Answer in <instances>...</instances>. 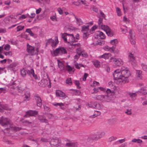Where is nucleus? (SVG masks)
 <instances>
[{
    "mask_svg": "<svg viewBox=\"0 0 147 147\" xmlns=\"http://www.w3.org/2000/svg\"><path fill=\"white\" fill-rule=\"evenodd\" d=\"M121 71L122 75V80L123 83H128L129 82L128 78L130 76L131 73L128 68L123 66L121 67Z\"/></svg>",
    "mask_w": 147,
    "mask_h": 147,
    "instance_id": "f257e3e1",
    "label": "nucleus"
},
{
    "mask_svg": "<svg viewBox=\"0 0 147 147\" xmlns=\"http://www.w3.org/2000/svg\"><path fill=\"white\" fill-rule=\"evenodd\" d=\"M20 74L23 77H25L27 74L31 78L32 76L35 79L38 78L37 76L34 74V70L33 69L28 70L26 68H23L20 70Z\"/></svg>",
    "mask_w": 147,
    "mask_h": 147,
    "instance_id": "f03ea898",
    "label": "nucleus"
},
{
    "mask_svg": "<svg viewBox=\"0 0 147 147\" xmlns=\"http://www.w3.org/2000/svg\"><path fill=\"white\" fill-rule=\"evenodd\" d=\"M113 75L114 79L116 81L115 83L117 84H123V80H122V75L121 70L119 71V69H116L113 72Z\"/></svg>",
    "mask_w": 147,
    "mask_h": 147,
    "instance_id": "7ed1b4c3",
    "label": "nucleus"
},
{
    "mask_svg": "<svg viewBox=\"0 0 147 147\" xmlns=\"http://www.w3.org/2000/svg\"><path fill=\"white\" fill-rule=\"evenodd\" d=\"M94 98L98 100L103 102H109L111 100V98L109 95H97Z\"/></svg>",
    "mask_w": 147,
    "mask_h": 147,
    "instance_id": "20e7f679",
    "label": "nucleus"
},
{
    "mask_svg": "<svg viewBox=\"0 0 147 147\" xmlns=\"http://www.w3.org/2000/svg\"><path fill=\"white\" fill-rule=\"evenodd\" d=\"M45 41L46 42L45 44L46 47H47L48 45L50 44L51 46L53 48L56 47L59 42L57 37L56 36L55 37V40L52 39V38H50L49 39L46 40Z\"/></svg>",
    "mask_w": 147,
    "mask_h": 147,
    "instance_id": "39448f33",
    "label": "nucleus"
},
{
    "mask_svg": "<svg viewBox=\"0 0 147 147\" xmlns=\"http://www.w3.org/2000/svg\"><path fill=\"white\" fill-rule=\"evenodd\" d=\"M38 50V48H36L35 50L34 47L28 44L27 45V51L31 55H38L39 51Z\"/></svg>",
    "mask_w": 147,
    "mask_h": 147,
    "instance_id": "423d86ee",
    "label": "nucleus"
},
{
    "mask_svg": "<svg viewBox=\"0 0 147 147\" xmlns=\"http://www.w3.org/2000/svg\"><path fill=\"white\" fill-rule=\"evenodd\" d=\"M105 133L104 132H97L94 134L90 138H88L87 139L90 142V140H97L99 139L105 135Z\"/></svg>",
    "mask_w": 147,
    "mask_h": 147,
    "instance_id": "0eeeda50",
    "label": "nucleus"
},
{
    "mask_svg": "<svg viewBox=\"0 0 147 147\" xmlns=\"http://www.w3.org/2000/svg\"><path fill=\"white\" fill-rule=\"evenodd\" d=\"M0 124L3 126H10L11 125V120L9 118L1 117L0 118Z\"/></svg>",
    "mask_w": 147,
    "mask_h": 147,
    "instance_id": "6e6552de",
    "label": "nucleus"
},
{
    "mask_svg": "<svg viewBox=\"0 0 147 147\" xmlns=\"http://www.w3.org/2000/svg\"><path fill=\"white\" fill-rule=\"evenodd\" d=\"M51 52L52 55L53 57L58 55V54L61 55L64 53V47H59L53 50V52L51 51Z\"/></svg>",
    "mask_w": 147,
    "mask_h": 147,
    "instance_id": "1a4fd4ad",
    "label": "nucleus"
},
{
    "mask_svg": "<svg viewBox=\"0 0 147 147\" xmlns=\"http://www.w3.org/2000/svg\"><path fill=\"white\" fill-rule=\"evenodd\" d=\"M74 41H76L75 37L73 34H68L65 33V42L70 43Z\"/></svg>",
    "mask_w": 147,
    "mask_h": 147,
    "instance_id": "9d476101",
    "label": "nucleus"
},
{
    "mask_svg": "<svg viewBox=\"0 0 147 147\" xmlns=\"http://www.w3.org/2000/svg\"><path fill=\"white\" fill-rule=\"evenodd\" d=\"M39 85L42 87H45L46 85L49 88L51 87V82L50 79H49V81L46 79H43L41 80L38 83Z\"/></svg>",
    "mask_w": 147,
    "mask_h": 147,
    "instance_id": "9b49d317",
    "label": "nucleus"
},
{
    "mask_svg": "<svg viewBox=\"0 0 147 147\" xmlns=\"http://www.w3.org/2000/svg\"><path fill=\"white\" fill-rule=\"evenodd\" d=\"M129 36L130 41L132 45H134L136 43V38L134 32L131 30H130L129 32Z\"/></svg>",
    "mask_w": 147,
    "mask_h": 147,
    "instance_id": "f8f14e48",
    "label": "nucleus"
},
{
    "mask_svg": "<svg viewBox=\"0 0 147 147\" xmlns=\"http://www.w3.org/2000/svg\"><path fill=\"white\" fill-rule=\"evenodd\" d=\"M102 18H99L98 20V25L100 28L106 32V31L108 30L110 28L108 26L103 25L102 23Z\"/></svg>",
    "mask_w": 147,
    "mask_h": 147,
    "instance_id": "ddd939ff",
    "label": "nucleus"
},
{
    "mask_svg": "<svg viewBox=\"0 0 147 147\" xmlns=\"http://www.w3.org/2000/svg\"><path fill=\"white\" fill-rule=\"evenodd\" d=\"M128 61L133 66H136V62L135 57L131 53H129L128 55Z\"/></svg>",
    "mask_w": 147,
    "mask_h": 147,
    "instance_id": "4468645a",
    "label": "nucleus"
},
{
    "mask_svg": "<svg viewBox=\"0 0 147 147\" xmlns=\"http://www.w3.org/2000/svg\"><path fill=\"white\" fill-rule=\"evenodd\" d=\"M61 143V141L60 140L57 138L52 139L50 142V144L51 146H56L57 147L59 146Z\"/></svg>",
    "mask_w": 147,
    "mask_h": 147,
    "instance_id": "2eb2a0df",
    "label": "nucleus"
},
{
    "mask_svg": "<svg viewBox=\"0 0 147 147\" xmlns=\"http://www.w3.org/2000/svg\"><path fill=\"white\" fill-rule=\"evenodd\" d=\"M111 59L117 66H121L123 64L122 61L120 59H116L112 57L111 58Z\"/></svg>",
    "mask_w": 147,
    "mask_h": 147,
    "instance_id": "dca6fc26",
    "label": "nucleus"
},
{
    "mask_svg": "<svg viewBox=\"0 0 147 147\" xmlns=\"http://www.w3.org/2000/svg\"><path fill=\"white\" fill-rule=\"evenodd\" d=\"M34 98L36 100L37 106L41 107L42 105V100L41 98L36 95H35Z\"/></svg>",
    "mask_w": 147,
    "mask_h": 147,
    "instance_id": "f3484780",
    "label": "nucleus"
},
{
    "mask_svg": "<svg viewBox=\"0 0 147 147\" xmlns=\"http://www.w3.org/2000/svg\"><path fill=\"white\" fill-rule=\"evenodd\" d=\"M26 114L24 116V117H27V115H28L29 116H34L35 115H36L38 114V112L37 111L29 110L26 111Z\"/></svg>",
    "mask_w": 147,
    "mask_h": 147,
    "instance_id": "a211bd4d",
    "label": "nucleus"
},
{
    "mask_svg": "<svg viewBox=\"0 0 147 147\" xmlns=\"http://www.w3.org/2000/svg\"><path fill=\"white\" fill-rule=\"evenodd\" d=\"M65 141L70 142V140L66 139ZM78 145V144L77 142H67L66 143L65 146L68 147H77Z\"/></svg>",
    "mask_w": 147,
    "mask_h": 147,
    "instance_id": "6ab92c4d",
    "label": "nucleus"
},
{
    "mask_svg": "<svg viewBox=\"0 0 147 147\" xmlns=\"http://www.w3.org/2000/svg\"><path fill=\"white\" fill-rule=\"evenodd\" d=\"M76 51V54L80 55H82V57H86L87 56L86 54L84 53L83 50H82L80 47L78 48Z\"/></svg>",
    "mask_w": 147,
    "mask_h": 147,
    "instance_id": "aec40b11",
    "label": "nucleus"
},
{
    "mask_svg": "<svg viewBox=\"0 0 147 147\" xmlns=\"http://www.w3.org/2000/svg\"><path fill=\"white\" fill-rule=\"evenodd\" d=\"M57 62L58 66L61 70H64V61H61L59 60H57Z\"/></svg>",
    "mask_w": 147,
    "mask_h": 147,
    "instance_id": "412c9836",
    "label": "nucleus"
},
{
    "mask_svg": "<svg viewBox=\"0 0 147 147\" xmlns=\"http://www.w3.org/2000/svg\"><path fill=\"white\" fill-rule=\"evenodd\" d=\"M74 14L71 12L69 13L67 12H65V18H66V20L69 21L72 15H74Z\"/></svg>",
    "mask_w": 147,
    "mask_h": 147,
    "instance_id": "4be33fe9",
    "label": "nucleus"
},
{
    "mask_svg": "<svg viewBox=\"0 0 147 147\" xmlns=\"http://www.w3.org/2000/svg\"><path fill=\"white\" fill-rule=\"evenodd\" d=\"M38 120L41 122L48 123L47 120L42 115H39L38 117Z\"/></svg>",
    "mask_w": 147,
    "mask_h": 147,
    "instance_id": "5701e85b",
    "label": "nucleus"
},
{
    "mask_svg": "<svg viewBox=\"0 0 147 147\" xmlns=\"http://www.w3.org/2000/svg\"><path fill=\"white\" fill-rule=\"evenodd\" d=\"M115 48V46L110 47L107 45L106 46L104 47V49L106 51H109L111 52H114Z\"/></svg>",
    "mask_w": 147,
    "mask_h": 147,
    "instance_id": "b1692460",
    "label": "nucleus"
},
{
    "mask_svg": "<svg viewBox=\"0 0 147 147\" xmlns=\"http://www.w3.org/2000/svg\"><path fill=\"white\" fill-rule=\"evenodd\" d=\"M56 95L57 96L63 97L64 96V93L63 92L59 90H56Z\"/></svg>",
    "mask_w": 147,
    "mask_h": 147,
    "instance_id": "393cba45",
    "label": "nucleus"
},
{
    "mask_svg": "<svg viewBox=\"0 0 147 147\" xmlns=\"http://www.w3.org/2000/svg\"><path fill=\"white\" fill-rule=\"evenodd\" d=\"M136 74L137 78L139 80L141 79L142 78V71L140 70H136Z\"/></svg>",
    "mask_w": 147,
    "mask_h": 147,
    "instance_id": "a878e982",
    "label": "nucleus"
},
{
    "mask_svg": "<svg viewBox=\"0 0 147 147\" xmlns=\"http://www.w3.org/2000/svg\"><path fill=\"white\" fill-rule=\"evenodd\" d=\"M128 94L132 100H134L136 99L137 96V94L136 93L128 92Z\"/></svg>",
    "mask_w": 147,
    "mask_h": 147,
    "instance_id": "bb28decb",
    "label": "nucleus"
},
{
    "mask_svg": "<svg viewBox=\"0 0 147 147\" xmlns=\"http://www.w3.org/2000/svg\"><path fill=\"white\" fill-rule=\"evenodd\" d=\"M97 35L99 36L101 39H104L105 38V34L103 32L100 31L97 32Z\"/></svg>",
    "mask_w": 147,
    "mask_h": 147,
    "instance_id": "cd10ccee",
    "label": "nucleus"
},
{
    "mask_svg": "<svg viewBox=\"0 0 147 147\" xmlns=\"http://www.w3.org/2000/svg\"><path fill=\"white\" fill-rule=\"evenodd\" d=\"M105 42L103 40H98L96 42L94 43L95 45H102L105 44Z\"/></svg>",
    "mask_w": 147,
    "mask_h": 147,
    "instance_id": "c85d7f7f",
    "label": "nucleus"
},
{
    "mask_svg": "<svg viewBox=\"0 0 147 147\" xmlns=\"http://www.w3.org/2000/svg\"><path fill=\"white\" fill-rule=\"evenodd\" d=\"M74 16L76 20V23L78 24L79 26L81 25L83 23V22L82 21V20L80 18H78L76 17L75 15H74Z\"/></svg>",
    "mask_w": 147,
    "mask_h": 147,
    "instance_id": "c756f323",
    "label": "nucleus"
},
{
    "mask_svg": "<svg viewBox=\"0 0 147 147\" xmlns=\"http://www.w3.org/2000/svg\"><path fill=\"white\" fill-rule=\"evenodd\" d=\"M89 26L87 25L86 26L84 25L82 26V28L81 29V32H88L89 30Z\"/></svg>",
    "mask_w": 147,
    "mask_h": 147,
    "instance_id": "7c9ffc66",
    "label": "nucleus"
},
{
    "mask_svg": "<svg viewBox=\"0 0 147 147\" xmlns=\"http://www.w3.org/2000/svg\"><path fill=\"white\" fill-rule=\"evenodd\" d=\"M106 33L107 35L109 36L112 37L114 34V32L110 29L106 31Z\"/></svg>",
    "mask_w": 147,
    "mask_h": 147,
    "instance_id": "2f4dec72",
    "label": "nucleus"
},
{
    "mask_svg": "<svg viewBox=\"0 0 147 147\" xmlns=\"http://www.w3.org/2000/svg\"><path fill=\"white\" fill-rule=\"evenodd\" d=\"M141 93L144 95L147 94V88L146 87H143L140 88Z\"/></svg>",
    "mask_w": 147,
    "mask_h": 147,
    "instance_id": "473e14b6",
    "label": "nucleus"
},
{
    "mask_svg": "<svg viewBox=\"0 0 147 147\" xmlns=\"http://www.w3.org/2000/svg\"><path fill=\"white\" fill-rule=\"evenodd\" d=\"M92 63L96 67H99L100 66V62L97 60H95L93 61Z\"/></svg>",
    "mask_w": 147,
    "mask_h": 147,
    "instance_id": "72a5a7b5",
    "label": "nucleus"
},
{
    "mask_svg": "<svg viewBox=\"0 0 147 147\" xmlns=\"http://www.w3.org/2000/svg\"><path fill=\"white\" fill-rule=\"evenodd\" d=\"M53 105L54 106H57L59 105V106L62 109H63L64 108V104L62 103H53Z\"/></svg>",
    "mask_w": 147,
    "mask_h": 147,
    "instance_id": "f704fd0d",
    "label": "nucleus"
},
{
    "mask_svg": "<svg viewBox=\"0 0 147 147\" xmlns=\"http://www.w3.org/2000/svg\"><path fill=\"white\" fill-rule=\"evenodd\" d=\"M111 55L110 53H105L101 56V57L105 59H108Z\"/></svg>",
    "mask_w": 147,
    "mask_h": 147,
    "instance_id": "c9c22d12",
    "label": "nucleus"
},
{
    "mask_svg": "<svg viewBox=\"0 0 147 147\" xmlns=\"http://www.w3.org/2000/svg\"><path fill=\"white\" fill-rule=\"evenodd\" d=\"M65 99L67 100V101H65V104H66V105H67L68 104H69L71 101V100L69 99V97L66 96L65 94Z\"/></svg>",
    "mask_w": 147,
    "mask_h": 147,
    "instance_id": "e433bc0d",
    "label": "nucleus"
},
{
    "mask_svg": "<svg viewBox=\"0 0 147 147\" xmlns=\"http://www.w3.org/2000/svg\"><path fill=\"white\" fill-rule=\"evenodd\" d=\"M22 122L23 123H25L26 125H28L32 123V122L29 121L28 120H24L22 119L21 120Z\"/></svg>",
    "mask_w": 147,
    "mask_h": 147,
    "instance_id": "4c0bfd02",
    "label": "nucleus"
},
{
    "mask_svg": "<svg viewBox=\"0 0 147 147\" xmlns=\"http://www.w3.org/2000/svg\"><path fill=\"white\" fill-rule=\"evenodd\" d=\"M101 113L98 111H95L94 114L92 116V118H94L100 115Z\"/></svg>",
    "mask_w": 147,
    "mask_h": 147,
    "instance_id": "58836bf2",
    "label": "nucleus"
},
{
    "mask_svg": "<svg viewBox=\"0 0 147 147\" xmlns=\"http://www.w3.org/2000/svg\"><path fill=\"white\" fill-rule=\"evenodd\" d=\"M110 43L114 45L117 44L118 43V41L117 39H114L113 40H111L110 42Z\"/></svg>",
    "mask_w": 147,
    "mask_h": 147,
    "instance_id": "ea45409f",
    "label": "nucleus"
},
{
    "mask_svg": "<svg viewBox=\"0 0 147 147\" xmlns=\"http://www.w3.org/2000/svg\"><path fill=\"white\" fill-rule=\"evenodd\" d=\"M83 37L84 38L87 39L89 36V34L88 33V32H83Z\"/></svg>",
    "mask_w": 147,
    "mask_h": 147,
    "instance_id": "a19ab883",
    "label": "nucleus"
},
{
    "mask_svg": "<svg viewBox=\"0 0 147 147\" xmlns=\"http://www.w3.org/2000/svg\"><path fill=\"white\" fill-rule=\"evenodd\" d=\"M11 129L15 131H20L22 129V128L21 127H11Z\"/></svg>",
    "mask_w": 147,
    "mask_h": 147,
    "instance_id": "79ce46f5",
    "label": "nucleus"
},
{
    "mask_svg": "<svg viewBox=\"0 0 147 147\" xmlns=\"http://www.w3.org/2000/svg\"><path fill=\"white\" fill-rule=\"evenodd\" d=\"M142 69L145 71H147V65L144 63H142L141 64Z\"/></svg>",
    "mask_w": 147,
    "mask_h": 147,
    "instance_id": "37998d69",
    "label": "nucleus"
},
{
    "mask_svg": "<svg viewBox=\"0 0 147 147\" xmlns=\"http://www.w3.org/2000/svg\"><path fill=\"white\" fill-rule=\"evenodd\" d=\"M116 11L117 14V15L120 16L121 15V11L119 7L116 8Z\"/></svg>",
    "mask_w": 147,
    "mask_h": 147,
    "instance_id": "c03bdc74",
    "label": "nucleus"
},
{
    "mask_svg": "<svg viewBox=\"0 0 147 147\" xmlns=\"http://www.w3.org/2000/svg\"><path fill=\"white\" fill-rule=\"evenodd\" d=\"M132 142H136L138 143H140L142 142V141L139 139H134L132 140Z\"/></svg>",
    "mask_w": 147,
    "mask_h": 147,
    "instance_id": "a18cd8bd",
    "label": "nucleus"
},
{
    "mask_svg": "<svg viewBox=\"0 0 147 147\" xmlns=\"http://www.w3.org/2000/svg\"><path fill=\"white\" fill-rule=\"evenodd\" d=\"M66 83L67 84L69 85H71L72 84V82L71 78L67 79L66 80Z\"/></svg>",
    "mask_w": 147,
    "mask_h": 147,
    "instance_id": "49530a36",
    "label": "nucleus"
},
{
    "mask_svg": "<svg viewBox=\"0 0 147 147\" xmlns=\"http://www.w3.org/2000/svg\"><path fill=\"white\" fill-rule=\"evenodd\" d=\"M26 32L28 33H29L30 35L31 36H34V34L32 32L30 29L29 28L27 29L26 30Z\"/></svg>",
    "mask_w": 147,
    "mask_h": 147,
    "instance_id": "de8ad7c7",
    "label": "nucleus"
},
{
    "mask_svg": "<svg viewBox=\"0 0 147 147\" xmlns=\"http://www.w3.org/2000/svg\"><path fill=\"white\" fill-rule=\"evenodd\" d=\"M74 84L77 86V88L78 89H80L81 87L80 86V83L79 81L77 80H75L74 81Z\"/></svg>",
    "mask_w": 147,
    "mask_h": 147,
    "instance_id": "09e8293b",
    "label": "nucleus"
},
{
    "mask_svg": "<svg viewBox=\"0 0 147 147\" xmlns=\"http://www.w3.org/2000/svg\"><path fill=\"white\" fill-rule=\"evenodd\" d=\"M24 28V26H18L17 27V31L18 32L20 30H22V29H23Z\"/></svg>",
    "mask_w": 147,
    "mask_h": 147,
    "instance_id": "8fccbe9b",
    "label": "nucleus"
},
{
    "mask_svg": "<svg viewBox=\"0 0 147 147\" xmlns=\"http://www.w3.org/2000/svg\"><path fill=\"white\" fill-rule=\"evenodd\" d=\"M71 45L72 46V47L73 48H74L76 47H78L79 48L80 47V44L79 43H78L76 44H74V43L73 42L72 43Z\"/></svg>",
    "mask_w": 147,
    "mask_h": 147,
    "instance_id": "3c124183",
    "label": "nucleus"
},
{
    "mask_svg": "<svg viewBox=\"0 0 147 147\" xmlns=\"http://www.w3.org/2000/svg\"><path fill=\"white\" fill-rule=\"evenodd\" d=\"M80 56V55L76 54L74 57V61H77Z\"/></svg>",
    "mask_w": 147,
    "mask_h": 147,
    "instance_id": "603ef678",
    "label": "nucleus"
},
{
    "mask_svg": "<svg viewBox=\"0 0 147 147\" xmlns=\"http://www.w3.org/2000/svg\"><path fill=\"white\" fill-rule=\"evenodd\" d=\"M94 105L95 108V109H99L101 108V107L100 106V104L98 103H95L94 104Z\"/></svg>",
    "mask_w": 147,
    "mask_h": 147,
    "instance_id": "864d4df0",
    "label": "nucleus"
},
{
    "mask_svg": "<svg viewBox=\"0 0 147 147\" xmlns=\"http://www.w3.org/2000/svg\"><path fill=\"white\" fill-rule=\"evenodd\" d=\"M10 47L9 45L6 44L5 45V46L4 48V49L5 50L8 51L9 50Z\"/></svg>",
    "mask_w": 147,
    "mask_h": 147,
    "instance_id": "5fc2aeb1",
    "label": "nucleus"
},
{
    "mask_svg": "<svg viewBox=\"0 0 147 147\" xmlns=\"http://www.w3.org/2000/svg\"><path fill=\"white\" fill-rule=\"evenodd\" d=\"M74 90L75 91L74 94L75 95L79 96L81 92H80V90Z\"/></svg>",
    "mask_w": 147,
    "mask_h": 147,
    "instance_id": "6e6d98bb",
    "label": "nucleus"
},
{
    "mask_svg": "<svg viewBox=\"0 0 147 147\" xmlns=\"http://www.w3.org/2000/svg\"><path fill=\"white\" fill-rule=\"evenodd\" d=\"M30 96V95L29 92H26L25 93V98L26 99L28 98Z\"/></svg>",
    "mask_w": 147,
    "mask_h": 147,
    "instance_id": "4d7b16f0",
    "label": "nucleus"
},
{
    "mask_svg": "<svg viewBox=\"0 0 147 147\" xmlns=\"http://www.w3.org/2000/svg\"><path fill=\"white\" fill-rule=\"evenodd\" d=\"M66 69L68 71L70 72L72 70V68L70 66L67 65L66 66Z\"/></svg>",
    "mask_w": 147,
    "mask_h": 147,
    "instance_id": "13d9d810",
    "label": "nucleus"
},
{
    "mask_svg": "<svg viewBox=\"0 0 147 147\" xmlns=\"http://www.w3.org/2000/svg\"><path fill=\"white\" fill-rule=\"evenodd\" d=\"M117 138V137H116L112 136L109 138V142H111L113 140H116Z\"/></svg>",
    "mask_w": 147,
    "mask_h": 147,
    "instance_id": "bf43d9fd",
    "label": "nucleus"
},
{
    "mask_svg": "<svg viewBox=\"0 0 147 147\" xmlns=\"http://www.w3.org/2000/svg\"><path fill=\"white\" fill-rule=\"evenodd\" d=\"M6 32V29L0 28V33H5Z\"/></svg>",
    "mask_w": 147,
    "mask_h": 147,
    "instance_id": "052dcab7",
    "label": "nucleus"
},
{
    "mask_svg": "<svg viewBox=\"0 0 147 147\" xmlns=\"http://www.w3.org/2000/svg\"><path fill=\"white\" fill-rule=\"evenodd\" d=\"M41 141L43 142H49V140L45 138H43L41 139Z\"/></svg>",
    "mask_w": 147,
    "mask_h": 147,
    "instance_id": "680f3d73",
    "label": "nucleus"
},
{
    "mask_svg": "<svg viewBox=\"0 0 147 147\" xmlns=\"http://www.w3.org/2000/svg\"><path fill=\"white\" fill-rule=\"evenodd\" d=\"M4 54L6 55H9V56H11L12 55V53L11 52L9 51V52H4Z\"/></svg>",
    "mask_w": 147,
    "mask_h": 147,
    "instance_id": "e2e57ef3",
    "label": "nucleus"
},
{
    "mask_svg": "<svg viewBox=\"0 0 147 147\" xmlns=\"http://www.w3.org/2000/svg\"><path fill=\"white\" fill-rule=\"evenodd\" d=\"M57 10L60 14H62L63 13V10L60 8H58Z\"/></svg>",
    "mask_w": 147,
    "mask_h": 147,
    "instance_id": "0e129e2a",
    "label": "nucleus"
},
{
    "mask_svg": "<svg viewBox=\"0 0 147 147\" xmlns=\"http://www.w3.org/2000/svg\"><path fill=\"white\" fill-rule=\"evenodd\" d=\"M131 109H127V111L125 112V113L128 115H130L131 114Z\"/></svg>",
    "mask_w": 147,
    "mask_h": 147,
    "instance_id": "69168bd1",
    "label": "nucleus"
},
{
    "mask_svg": "<svg viewBox=\"0 0 147 147\" xmlns=\"http://www.w3.org/2000/svg\"><path fill=\"white\" fill-rule=\"evenodd\" d=\"M88 74L85 73L84 75V77L83 78V80L85 81L86 80V78L88 76Z\"/></svg>",
    "mask_w": 147,
    "mask_h": 147,
    "instance_id": "338daca9",
    "label": "nucleus"
},
{
    "mask_svg": "<svg viewBox=\"0 0 147 147\" xmlns=\"http://www.w3.org/2000/svg\"><path fill=\"white\" fill-rule=\"evenodd\" d=\"M44 109L47 111H50V108L46 106H44Z\"/></svg>",
    "mask_w": 147,
    "mask_h": 147,
    "instance_id": "774afa93",
    "label": "nucleus"
}]
</instances>
